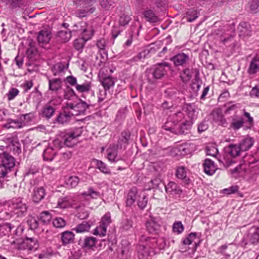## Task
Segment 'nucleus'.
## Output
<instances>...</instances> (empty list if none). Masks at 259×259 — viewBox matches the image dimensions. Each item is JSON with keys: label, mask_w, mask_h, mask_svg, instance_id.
<instances>
[{"label": "nucleus", "mask_w": 259, "mask_h": 259, "mask_svg": "<svg viewBox=\"0 0 259 259\" xmlns=\"http://www.w3.org/2000/svg\"><path fill=\"white\" fill-rule=\"evenodd\" d=\"M149 241V243L138 246V255L139 259H148L149 256L157 253V250L153 247L154 244H157L160 249H164L166 245L162 238L151 239Z\"/></svg>", "instance_id": "f257e3e1"}, {"label": "nucleus", "mask_w": 259, "mask_h": 259, "mask_svg": "<svg viewBox=\"0 0 259 259\" xmlns=\"http://www.w3.org/2000/svg\"><path fill=\"white\" fill-rule=\"evenodd\" d=\"M6 204L10 212L18 217L24 216L27 212L28 206L21 197L13 198Z\"/></svg>", "instance_id": "f03ea898"}, {"label": "nucleus", "mask_w": 259, "mask_h": 259, "mask_svg": "<svg viewBox=\"0 0 259 259\" xmlns=\"http://www.w3.org/2000/svg\"><path fill=\"white\" fill-rule=\"evenodd\" d=\"M259 243V227L253 226L250 227L246 235H244L241 242V246L248 244L256 245Z\"/></svg>", "instance_id": "7ed1b4c3"}, {"label": "nucleus", "mask_w": 259, "mask_h": 259, "mask_svg": "<svg viewBox=\"0 0 259 259\" xmlns=\"http://www.w3.org/2000/svg\"><path fill=\"white\" fill-rule=\"evenodd\" d=\"M38 246V243L36 239L26 238L19 244L18 249L22 253L29 254L31 252L36 250Z\"/></svg>", "instance_id": "20e7f679"}, {"label": "nucleus", "mask_w": 259, "mask_h": 259, "mask_svg": "<svg viewBox=\"0 0 259 259\" xmlns=\"http://www.w3.org/2000/svg\"><path fill=\"white\" fill-rule=\"evenodd\" d=\"M170 68L168 62H163L153 65L150 69V72L154 78L158 79L162 78L166 73L167 69Z\"/></svg>", "instance_id": "39448f33"}, {"label": "nucleus", "mask_w": 259, "mask_h": 259, "mask_svg": "<svg viewBox=\"0 0 259 259\" xmlns=\"http://www.w3.org/2000/svg\"><path fill=\"white\" fill-rule=\"evenodd\" d=\"M225 151L226 155L224 156V159L228 166L234 162L233 159H230L229 157L233 158L238 156L242 151L239 146L237 145H230L225 148Z\"/></svg>", "instance_id": "423d86ee"}, {"label": "nucleus", "mask_w": 259, "mask_h": 259, "mask_svg": "<svg viewBox=\"0 0 259 259\" xmlns=\"http://www.w3.org/2000/svg\"><path fill=\"white\" fill-rule=\"evenodd\" d=\"M75 26L79 27L76 31L81 35L84 42L87 41L94 35L95 31L92 26H89L85 22H80Z\"/></svg>", "instance_id": "0eeeda50"}, {"label": "nucleus", "mask_w": 259, "mask_h": 259, "mask_svg": "<svg viewBox=\"0 0 259 259\" xmlns=\"http://www.w3.org/2000/svg\"><path fill=\"white\" fill-rule=\"evenodd\" d=\"M81 129L77 128L65 133L63 136L64 144L70 147L74 146L76 143V138L81 135Z\"/></svg>", "instance_id": "6e6552de"}, {"label": "nucleus", "mask_w": 259, "mask_h": 259, "mask_svg": "<svg viewBox=\"0 0 259 259\" xmlns=\"http://www.w3.org/2000/svg\"><path fill=\"white\" fill-rule=\"evenodd\" d=\"M59 141H54L44 151L43 157L46 161H52L59 149Z\"/></svg>", "instance_id": "1a4fd4ad"}, {"label": "nucleus", "mask_w": 259, "mask_h": 259, "mask_svg": "<svg viewBox=\"0 0 259 259\" xmlns=\"http://www.w3.org/2000/svg\"><path fill=\"white\" fill-rule=\"evenodd\" d=\"M160 221L158 218L150 217V218L146 221V228L147 231L150 234H157L160 230Z\"/></svg>", "instance_id": "9d476101"}, {"label": "nucleus", "mask_w": 259, "mask_h": 259, "mask_svg": "<svg viewBox=\"0 0 259 259\" xmlns=\"http://www.w3.org/2000/svg\"><path fill=\"white\" fill-rule=\"evenodd\" d=\"M98 77L105 91L109 90L111 88L114 87L115 84L114 78L110 75L105 74L104 73L103 70L101 69L99 71Z\"/></svg>", "instance_id": "9b49d317"}, {"label": "nucleus", "mask_w": 259, "mask_h": 259, "mask_svg": "<svg viewBox=\"0 0 259 259\" xmlns=\"http://www.w3.org/2000/svg\"><path fill=\"white\" fill-rule=\"evenodd\" d=\"M52 38L51 32L47 30H41L38 33L37 41L39 46L46 48Z\"/></svg>", "instance_id": "f8f14e48"}, {"label": "nucleus", "mask_w": 259, "mask_h": 259, "mask_svg": "<svg viewBox=\"0 0 259 259\" xmlns=\"http://www.w3.org/2000/svg\"><path fill=\"white\" fill-rule=\"evenodd\" d=\"M220 42L231 49H233L236 46V41L234 39V35L226 32L221 34L219 37Z\"/></svg>", "instance_id": "ddd939ff"}, {"label": "nucleus", "mask_w": 259, "mask_h": 259, "mask_svg": "<svg viewBox=\"0 0 259 259\" xmlns=\"http://www.w3.org/2000/svg\"><path fill=\"white\" fill-rule=\"evenodd\" d=\"M166 192L169 195L177 198L179 197L182 193V190L174 182H169L166 185H165Z\"/></svg>", "instance_id": "4468645a"}, {"label": "nucleus", "mask_w": 259, "mask_h": 259, "mask_svg": "<svg viewBox=\"0 0 259 259\" xmlns=\"http://www.w3.org/2000/svg\"><path fill=\"white\" fill-rule=\"evenodd\" d=\"M173 62L174 65L176 67L184 66L189 61V57L188 55L181 53H178L170 58Z\"/></svg>", "instance_id": "2eb2a0df"}, {"label": "nucleus", "mask_w": 259, "mask_h": 259, "mask_svg": "<svg viewBox=\"0 0 259 259\" xmlns=\"http://www.w3.org/2000/svg\"><path fill=\"white\" fill-rule=\"evenodd\" d=\"M131 138V133L128 130H125L121 132L117 143L115 145L119 149H125L128 144V141Z\"/></svg>", "instance_id": "dca6fc26"}, {"label": "nucleus", "mask_w": 259, "mask_h": 259, "mask_svg": "<svg viewBox=\"0 0 259 259\" xmlns=\"http://www.w3.org/2000/svg\"><path fill=\"white\" fill-rule=\"evenodd\" d=\"M183 110L186 112L187 116L188 117V121L193 120L197 118V112L195 109V106L193 104H186L184 107Z\"/></svg>", "instance_id": "f3484780"}, {"label": "nucleus", "mask_w": 259, "mask_h": 259, "mask_svg": "<svg viewBox=\"0 0 259 259\" xmlns=\"http://www.w3.org/2000/svg\"><path fill=\"white\" fill-rule=\"evenodd\" d=\"M49 81V91L57 93L62 89L63 81L61 78H50L48 77Z\"/></svg>", "instance_id": "a211bd4d"}, {"label": "nucleus", "mask_w": 259, "mask_h": 259, "mask_svg": "<svg viewBox=\"0 0 259 259\" xmlns=\"http://www.w3.org/2000/svg\"><path fill=\"white\" fill-rule=\"evenodd\" d=\"M71 118V116L64 107L63 111L57 115L55 119V123H57L60 124H67L70 121Z\"/></svg>", "instance_id": "6ab92c4d"}, {"label": "nucleus", "mask_w": 259, "mask_h": 259, "mask_svg": "<svg viewBox=\"0 0 259 259\" xmlns=\"http://www.w3.org/2000/svg\"><path fill=\"white\" fill-rule=\"evenodd\" d=\"M45 195L46 191L43 187H35L31 195L32 201L38 203L44 198Z\"/></svg>", "instance_id": "aec40b11"}, {"label": "nucleus", "mask_w": 259, "mask_h": 259, "mask_svg": "<svg viewBox=\"0 0 259 259\" xmlns=\"http://www.w3.org/2000/svg\"><path fill=\"white\" fill-rule=\"evenodd\" d=\"M192 124V121L185 120L181 123L177 124L176 131L179 132L176 133V135L186 134L189 131Z\"/></svg>", "instance_id": "412c9836"}, {"label": "nucleus", "mask_w": 259, "mask_h": 259, "mask_svg": "<svg viewBox=\"0 0 259 259\" xmlns=\"http://www.w3.org/2000/svg\"><path fill=\"white\" fill-rule=\"evenodd\" d=\"M231 122L230 126L234 131H237L243 126L245 121L241 116L234 115L231 117Z\"/></svg>", "instance_id": "4be33fe9"}, {"label": "nucleus", "mask_w": 259, "mask_h": 259, "mask_svg": "<svg viewBox=\"0 0 259 259\" xmlns=\"http://www.w3.org/2000/svg\"><path fill=\"white\" fill-rule=\"evenodd\" d=\"M73 202V200L71 197L65 196L58 199L57 205L61 208H66L70 207H76V206H74Z\"/></svg>", "instance_id": "5701e85b"}, {"label": "nucleus", "mask_w": 259, "mask_h": 259, "mask_svg": "<svg viewBox=\"0 0 259 259\" xmlns=\"http://www.w3.org/2000/svg\"><path fill=\"white\" fill-rule=\"evenodd\" d=\"M203 165L204 172L209 176L212 175L217 170L213 161L210 159H205Z\"/></svg>", "instance_id": "b1692460"}, {"label": "nucleus", "mask_w": 259, "mask_h": 259, "mask_svg": "<svg viewBox=\"0 0 259 259\" xmlns=\"http://www.w3.org/2000/svg\"><path fill=\"white\" fill-rule=\"evenodd\" d=\"M253 139L249 137H244L240 141L239 146L242 151H246L249 150L253 145Z\"/></svg>", "instance_id": "393cba45"}, {"label": "nucleus", "mask_w": 259, "mask_h": 259, "mask_svg": "<svg viewBox=\"0 0 259 259\" xmlns=\"http://www.w3.org/2000/svg\"><path fill=\"white\" fill-rule=\"evenodd\" d=\"M28 44L26 51V55L29 59H33L37 52L35 42L32 39L28 40Z\"/></svg>", "instance_id": "a878e982"}, {"label": "nucleus", "mask_w": 259, "mask_h": 259, "mask_svg": "<svg viewBox=\"0 0 259 259\" xmlns=\"http://www.w3.org/2000/svg\"><path fill=\"white\" fill-rule=\"evenodd\" d=\"M176 175L178 179H181L184 184L188 185L190 183V179L187 177L186 168L183 166H178Z\"/></svg>", "instance_id": "bb28decb"}, {"label": "nucleus", "mask_w": 259, "mask_h": 259, "mask_svg": "<svg viewBox=\"0 0 259 259\" xmlns=\"http://www.w3.org/2000/svg\"><path fill=\"white\" fill-rule=\"evenodd\" d=\"M55 111L56 109L51 105V103H49L42 107L41 115L42 117L50 119L53 116Z\"/></svg>", "instance_id": "cd10ccee"}, {"label": "nucleus", "mask_w": 259, "mask_h": 259, "mask_svg": "<svg viewBox=\"0 0 259 259\" xmlns=\"http://www.w3.org/2000/svg\"><path fill=\"white\" fill-rule=\"evenodd\" d=\"M75 235L71 231H66L61 233V240L63 245L72 243L74 241Z\"/></svg>", "instance_id": "c85d7f7f"}, {"label": "nucleus", "mask_w": 259, "mask_h": 259, "mask_svg": "<svg viewBox=\"0 0 259 259\" xmlns=\"http://www.w3.org/2000/svg\"><path fill=\"white\" fill-rule=\"evenodd\" d=\"M118 149L116 146H113L112 148L107 149V158L110 162H116L120 160V158L117 155Z\"/></svg>", "instance_id": "c756f323"}, {"label": "nucleus", "mask_w": 259, "mask_h": 259, "mask_svg": "<svg viewBox=\"0 0 259 259\" xmlns=\"http://www.w3.org/2000/svg\"><path fill=\"white\" fill-rule=\"evenodd\" d=\"M97 242V240L95 237L93 236L85 237L82 241L81 246L84 248L93 249Z\"/></svg>", "instance_id": "7c9ffc66"}, {"label": "nucleus", "mask_w": 259, "mask_h": 259, "mask_svg": "<svg viewBox=\"0 0 259 259\" xmlns=\"http://www.w3.org/2000/svg\"><path fill=\"white\" fill-rule=\"evenodd\" d=\"M247 72L249 75H254L259 72L258 58H254L250 62Z\"/></svg>", "instance_id": "2f4dec72"}, {"label": "nucleus", "mask_w": 259, "mask_h": 259, "mask_svg": "<svg viewBox=\"0 0 259 259\" xmlns=\"http://www.w3.org/2000/svg\"><path fill=\"white\" fill-rule=\"evenodd\" d=\"M143 15L146 20L150 23H156L160 20L154 11L150 9L145 10L143 13Z\"/></svg>", "instance_id": "473e14b6"}, {"label": "nucleus", "mask_w": 259, "mask_h": 259, "mask_svg": "<svg viewBox=\"0 0 259 259\" xmlns=\"http://www.w3.org/2000/svg\"><path fill=\"white\" fill-rule=\"evenodd\" d=\"M137 193L138 190L136 187H133L129 190L126 200L127 206H131L135 202Z\"/></svg>", "instance_id": "72a5a7b5"}, {"label": "nucleus", "mask_w": 259, "mask_h": 259, "mask_svg": "<svg viewBox=\"0 0 259 259\" xmlns=\"http://www.w3.org/2000/svg\"><path fill=\"white\" fill-rule=\"evenodd\" d=\"M15 227L10 223H0V237L9 235L11 231Z\"/></svg>", "instance_id": "f704fd0d"}, {"label": "nucleus", "mask_w": 259, "mask_h": 259, "mask_svg": "<svg viewBox=\"0 0 259 259\" xmlns=\"http://www.w3.org/2000/svg\"><path fill=\"white\" fill-rule=\"evenodd\" d=\"M210 116L212 120L219 125L224 126L225 123L226 122V120L223 115L218 111H212Z\"/></svg>", "instance_id": "c9c22d12"}, {"label": "nucleus", "mask_w": 259, "mask_h": 259, "mask_svg": "<svg viewBox=\"0 0 259 259\" xmlns=\"http://www.w3.org/2000/svg\"><path fill=\"white\" fill-rule=\"evenodd\" d=\"M95 10L96 8L95 7L83 6V9L78 10L76 15L78 17L82 18L93 14L95 11Z\"/></svg>", "instance_id": "e433bc0d"}, {"label": "nucleus", "mask_w": 259, "mask_h": 259, "mask_svg": "<svg viewBox=\"0 0 259 259\" xmlns=\"http://www.w3.org/2000/svg\"><path fill=\"white\" fill-rule=\"evenodd\" d=\"M91 226L92 223L87 221H83L81 224L77 225L73 230L77 233H83L88 232Z\"/></svg>", "instance_id": "4c0bfd02"}, {"label": "nucleus", "mask_w": 259, "mask_h": 259, "mask_svg": "<svg viewBox=\"0 0 259 259\" xmlns=\"http://www.w3.org/2000/svg\"><path fill=\"white\" fill-rule=\"evenodd\" d=\"M75 105L78 112H79V115L84 114L90 107L92 106L90 103H87L81 100H79V102Z\"/></svg>", "instance_id": "58836bf2"}, {"label": "nucleus", "mask_w": 259, "mask_h": 259, "mask_svg": "<svg viewBox=\"0 0 259 259\" xmlns=\"http://www.w3.org/2000/svg\"><path fill=\"white\" fill-rule=\"evenodd\" d=\"M177 122H175L172 119L170 120L167 121L162 126V128L167 131L176 134V133L179 132L176 131L177 126Z\"/></svg>", "instance_id": "ea45409f"}, {"label": "nucleus", "mask_w": 259, "mask_h": 259, "mask_svg": "<svg viewBox=\"0 0 259 259\" xmlns=\"http://www.w3.org/2000/svg\"><path fill=\"white\" fill-rule=\"evenodd\" d=\"M100 194L99 192L95 191L92 187H90L88 191L81 193L79 195L80 198H85L90 196L92 198L96 199L100 197Z\"/></svg>", "instance_id": "a19ab883"}, {"label": "nucleus", "mask_w": 259, "mask_h": 259, "mask_svg": "<svg viewBox=\"0 0 259 259\" xmlns=\"http://www.w3.org/2000/svg\"><path fill=\"white\" fill-rule=\"evenodd\" d=\"M94 162L95 163L96 167L101 172L106 174H110V169L102 161L95 159Z\"/></svg>", "instance_id": "79ce46f5"}, {"label": "nucleus", "mask_w": 259, "mask_h": 259, "mask_svg": "<svg viewBox=\"0 0 259 259\" xmlns=\"http://www.w3.org/2000/svg\"><path fill=\"white\" fill-rule=\"evenodd\" d=\"M24 125V122L18 120L9 119L8 122L5 125V126L8 128H21Z\"/></svg>", "instance_id": "37998d69"}, {"label": "nucleus", "mask_w": 259, "mask_h": 259, "mask_svg": "<svg viewBox=\"0 0 259 259\" xmlns=\"http://www.w3.org/2000/svg\"><path fill=\"white\" fill-rule=\"evenodd\" d=\"M198 17V12L193 8L189 9L186 13V18L188 22H192L194 21Z\"/></svg>", "instance_id": "c03bdc74"}, {"label": "nucleus", "mask_w": 259, "mask_h": 259, "mask_svg": "<svg viewBox=\"0 0 259 259\" xmlns=\"http://www.w3.org/2000/svg\"><path fill=\"white\" fill-rule=\"evenodd\" d=\"M79 182V179L76 176H71L66 181V185L68 188H74L76 187Z\"/></svg>", "instance_id": "a18cd8bd"}, {"label": "nucleus", "mask_w": 259, "mask_h": 259, "mask_svg": "<svg viewBox=\"0 0 259 259\" xmlns=\"http://www.w3.org/2000/svg\"><path fill=\"white\" fill-rule=\"evenodd\" d=\"M70 115L72 117L74 116L79 115V112H78L77 109L76 108V105L72 103H67L64 107Z\"/></svg>", "instance_id": "49530a36"}, {"label": "nucleus", "mask_w": 259, "mask_h": 259, "mask_svg": "<svg viewBox=\"0 0 259 259\" xmlns=\"http://www.w3.org/2000/svg\"><path fill=\"white\" fill-rule=\"evenodd\" d=\"M107 228L100 224L99 226L96 227L94 230L93 234L95 235H98L100 237H104L106 235Z\"/></svg>", "instance_id": "de8ad7c7"}, {"label": "nucleus", "mask_w": 259, "mask_h": 259, "mask_svg": "<svg viewBox=\"0 0 259 259\" xmlns=\"http://www.w3.org/2000/svg\"><path fill=\"white\" fill-rule=\"evenodd\" d=\"M180 76L183 82H187L191 78L192 76V72L190 69L185 68L183 70Z\"/></svg>", "instance_id": "09e8293b"}, {"label": "nucleus", "mask_w": 259, "mask_h": 259, "mask_svg": "<svg viewBox=\"0 0 259 259\" xmlns=\"http://www.w3.org/2000/svg\"><path fill=\"white\" fill-rule=\"evenodd\" d=\"M58 36L62 42H65L70 39L71 37V31L61 30L59 32Z\"/></svg>", "instance_id": "8fccbe9b"}, {"label": "nucleus", "mask_w": 259, "mask_h": 259, "mask_svg": "<svg viewBox=\"0 0 259 259\" xmlns=\"http://www.w3.org/2000/svg\"><path fill=\"white\" fill-rule=\"evenodd\" d=\"M39 219L44 224H48L52 220V215L49 211H45L40 214Z\"/></svg>", "instance_id": "3c124183"}, {"label": "nucleus", "mask_w": 259, "mask_h": 259, "mask_svg": "<svg viewBox=\"0 0 259 259\" xmlns=\"http://www.w3.org/2000/svg\"><path fill=\"white\" fill-rule=\"evenodd\" d=\"M27 224L30 229L36 230L39 229V223L38 221L34 217H31L27 220Z\"/></svg>", "instance_id": "603ef678"}, {"label": "nucleus", "mask_w": 259, "mask_h": 259, "mask_svg": "<svg viewBox=\"0 0 259 259\" xmlns=\"http://www.w3.org/2000/svg\"><path fill=\"white\" fill-rule=\"evenodd\" d=\"M133 225V222L131 220L125 219L121 223V229L122 231H129Z\"/></svg>", "instance_id": "864d4df0"}, {"label": "nucleus", "mask_w": 259, "mask_h": 259, "mask_svg": "<svg viewBox=\"0 0 259 259\" xmlns=\"http://www.w3.org/2000/svg\"><path fill=\"white\" fill-rule=\"evenodd\" d=\"M111 222V214L109 212H107L102 217L100 224L107 228Z\"/></svg>", "instance_id": "5fc2aeb1"}, {"label": "nucleus", "mask_w": 259, "mask_h": 259, "mask_svg": "<svg viewBox=\"0 0 259 259\" xmlns=\"http://www.w3.org/2000/svg\"><path fill=\"white\" fill-rule=\"evenodd\" d=\"M75 88L79 93H86L88 92L91 89V84L90 83H84L82 84H76Z\"/></svg>", "instance_id": "6e6d98bb"}, {"label": "nucleus", "mask_w": 259, "mask_h": 259, "mask_svg": "<svg viewBox=\"0 0 259 259\" xmlns=\"http://www.w3.org/2000/svg\"><path fill=\"white\" fill-rule=\"evenodd\" d=\"M171 119L175 122H177V124L182 122V121H184L185 120H188L187 119L185 118L184 113L181 111H179V112H178L175 113L172 115Z\"/></svg>", "instance_id": "4d7b16f0"}, {"label": "nucleus", "mask_w": 259, "mask_h": 259, "mask_svg": "<svg viewBox=\"0 0 259 259\" xmlns=\"http://www.w3.org/2000/svg\"><path fill=\"white\" fill-rule=\"evenodd\" d=\"M249 5L251 13H256L259 12V0H251Z\"/></svg>", "instance_id": "13d9d810"}, {"label": "nucleus", "mask_w": 259, "mask_h": 259, "mask_svg": "<svg viewBox=\"0 0 259 259\" xmlns=\"http://www.w3.org/2000/svg\"><path fill=\"white\" fill-rule=\"evenodd\" d=\"M19 91L15 88H11L6 94L8 100L11 101L13 100L19 94Z\"/></svg>", "instance_id": "bf43d9fd"}, {"label": "nucleus", "mask_w": 259, "mask_h": 259, "mask_svg": "<svg viewBox=\"0 0 259 259\" xmlns=\"http://www.w3.org/2000/svg\"><path fill=\"white\" fill-rule=\"evenodd\" d=\"M184 228L181 221H178L174 223L172 226V230L175 233L178 234L182 233L184 231Z\"/></svg>", "instance_id": "052dcab7"}, {"label": "nucleus", "mask_w": 259, "mask_h": 259, "mask_svg": "<svg viewBox=\"0 0 259 259\" xmlns=\"http://www.w3.org/2000/svg\"><path fill=\"white\" fill-rule=\"evenodd\" d=\"M64 65L61 63H58L56 64H55L52 67V71L54 75H57L59 73L62 72L64 70Z\"/></svg>", "instance_id": "680f3d73"}, {"label": "nucleus", "mask_w": 259, "mask_h": 259, "mask_svg": "<svg viewBox=\"0 0 259 259\" xmlns=\"http://www.w3.org/2000/svg\"><path fill=\"white\" fill-rule=\"evenodd\" d=\"M147 196L145 195H143L142 197L140 196L138 200V205L141 209H144L147 205Z\"/></svg>", "instance_id": "e2e57ef3"}, {"label": "nucleus", "mask_w": 259, "mask_h": 259, "mask_svg": "<svg viewBox=\"0 0 259 259\" xmlns=\"http://www.w3.org/2000/svg\"><path fill=\"white\" fill-rule=\"evenodd\" d=\"M53 224L56 228H62L66 225L65 220L61 218H55L53 221Z\"/></svg>", "instance_id": "0e129e2a"}, {"label": "nucleus", "mask_w": 259, "mask_h": 259, "mask_svg": "<svg viewBox=\"0 0 259 259\" xmlns=\"http://www.w3.org/2000/svg\"><path fill=\"white\" fill-rule=\"evenodd\" d=\"M218 153V149L214 146H209L206 147V153L207 155L215 157Z\"/></svg>", "instance_id": "69168bd1"}, {"label": "nucleus", "mask_w": 259, "mask_h": 259, "mask_svg": "<svg viewBox=\"0 0 259 259\" xmlns=\"http://www.w3.org/2000/svg\"><path fill=\"white\" fill-rule=\"evenodd\" d=\"M177 150L180 152V155L183 156L187 155L190 152L189 146L187 144L179 146Z\"/></svg>", "instance_id": "338daca9"}, {"label": "nucleus", "mask_w": 259, "mask_h": 259, "mask_svg": "<svg viewBox=\"0 0 259 259\" xmlns=\"http://www.w3.org/2000/svg\"><path fill=\"white\" fill-rule=\"evenodd\" d=\"M131 20V18L130 16L123 14L120 17L119 23L120 25L123 26L128 24Z\"/></svg>", "instance_id": "774afa93"}]
</instances>
